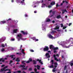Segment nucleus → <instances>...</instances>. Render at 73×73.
Returning <instances> with one entry per match:
<instances>
[{
  "mask_svg": "<svg viewBox=\"0 0 73 73\" xmlns=\"http://www.w3.org/2000/svg\"><path fill=\"white\" fill-rule=\"evenodd\" d=\"M50 62H51L52 65H53V64H54V67H55V68H57V66L58 65V64L57 62H55L54 63V60H51Z\"/></svg>",
  "mask_w": 73,
  "mask_h": 73,
  "instance_id": "obj_1",
  "label": "nucleus"
},
{
  "mask_svg": "<svg viewBox=\"0 0 73 73\" xmlns=\"http://www.w3.org/2000/svg\"><path fill=\"white\" fill-rule=\"evenodd\" d=\"M48 50H49V48L48 46H45V48L43 49V51H44V52H46V51H48Z\"/></svg>",
  "mask_w": 73,
  "mask_h": 73,
  "instance_id": "obj_2",
  "label": "nucleus"
},
{
  "mask_svg": "<svg viewBox=\"0 0 73 73\" xmlns=\"http://www.w3.org/2000/svg\"><path fill=\"white\" fill-rule=\"evenodd\" d=\"M8 68L7 66H5V67H4L3 68L1 69L0 70V72H3L4 70V71L5 69H6V68Z\"/></svg>",
  "mask_w": 73,
  "mask_h": 73,
  "instance_id": "obj_3",
  "label": "nucleus"
},
{
  "mask_svg": "<svg viewBox=\"0 0 73 73\" xmlns=\"http://www.w3.org/2000/svg\"><path fill=\"white\" fill-rule=\"evenodd\" d=\"M21 32L24 35H25L28 34V33L27 32H25L23 31H21Z\"/></svg>",
  "mask_w": 73,
  "mask_h": 73,
  "instance_id": "obj_4",
  "label": "nucleus"
},
{
  "mask_svg": "<svg viewBox=\"0 0 73 73\" xmlns=\"http://www.w3.org/2000/svg\"><path fill=\"white\" fill-rule=\"evenodd\" d=\"M62 14H64V13H65V12H66V13L67 12V11H66V9H65L64 10V9H63L62 10Z\"/></svg>",
  "mask_w": 73,
  "mask_h": 73,
  "instance_id": "obj_5",
  "label": "nucleus"
},
{
  "mask_svg": "<svg viewBox=\"0 0 73 73\" xmlns=\"http://www.w3.org/2000/svg\"><path fill=\"white\" fill-rule=\"evenodd\" d=\"M60 29V26L58 25H57L56 27H55L54 28V29L55 30H56L57 29Z\"/></svg>",
  "mask_w": 73,
  "mask_h": 73,
  "instance_id": "obj_6",
  "label": "nucleus"
},
{
  "mask_svg": "<svg viewBox=\"0 0 73 73\" xmlns=\"http://www.w3.org/2000/svg\"><path fill=\"white\" fill-rule=\"evenodd\" d=\"M46 57H47V58H50V56L49 55V53H47L45 54Z\"/></svg>",
  "mask_w": 73,
  "mask_h": 73,
  "instance_id": "obj_7",
  "label": "nucleus"
},
{
  "mask_svg": "<svg viewBox=\"0 0 73 73\" xmlns=\"http://www.w3.org/2000/svg\"><path fill=\"white\" fill-rule=\"evenodd\" d=\"M20 66L19 67V68H25V65H20Z\"/></svg>",
  "mask_w": 73,
  "mask_h": 73,
  "instance_id": "obj_8",
  "label": "nucleus"
},
{
  "mask_svg": "<svg viewBox=\"0 0 73 73\" xmlns=\"http://www.w3.org/2000/svg\"><path fill=\"white\" fill-rule=\"evenodd\" d=\"M18 40L19 41H20V40H23V41H25V39H24L23 38H22V37H21V38H18Z\"/></svg>",
  "mask_w": 73,
  "mask_h": 73,
  "instance_id": "obj_9",
  "label": "nucleus"
},
{
  "mask_svg": "<svg viewBox=\"0 0 73 73\" xmlns=\"http://www.w3.org/2000/svg\"><path fill=\"white\" fill-rule=\"evenodd\" d=\"M5 61V60H4V58H1L0 59V62H4Z\"/></svg>",
  "mask_w": 73,
  "mask_h": 73,
  "instance_id": "obj_10",
  "label": "nucleus"
},
{
  "mask_svg": "<svg viewBox=\"0 0 73 73\" xmlns=\"http://www.w3.org/2000/svg\"><path fill=\"white\" fill-rule=\"evenodd\" d=\"M18 38H21L22 37V35L21 34H19V35H17Z\"/></svg>",
  "mask_w": 73,
  "mask_h": 73,
  "instance_id": "obj_11",
  "label": "nucleus"
},
{
  "mask_svg": "<svg viewBox=\"0 0 73 73\" xmlns=\"http://www.w3.org/2000/svg\"><path fill=\"white\" fill-rule=\"evenodd\" d=\"M40 66L38 65L36 66V68L38 70H40Z\"/></svg>",
  "mask_w": 73,
  "mask_h": 73,
  "instance_id": "obj_12",
  "label": "nucleus"
},
{
  "mask_svg": "<svg viewBox=\"0 0 73 73\" xmlns=\"http://www.w3.org/2000/svg\"><path fill=\"white\" fill-rule=\"evenodd\" d=\"M18 30V29H14L13 30V32L14 33H16L17 32Z\"/></svg>",
  "mask_w": 73,
  "mask_h": 73,
  "instance_id": "obj_13",
  "label": "nucleus"
},
{
  "mask_svg": "<svg viewBox=\"0 0 73 73\" xmlns=\"http://www.w3.org/2000/svg\"><path fill=\"white\" fill-rule=\"evenodd\" d=\"M5 23H6V21H1L0 22V24H5Z\"/></svg>",
  "mask_w": 73,
  "mask_h": 73,
  "instance_id": "obj_14",
  "label": "nucleus"
},
{
  "mask_svg": "<svg viewBox=\"0 0 73 73\" xmlns=\"http://www.w3.org/2000/svg\"><path fill=\"white\" fill-rule=\"evenodd\" d=\"M33 64L34 65H36V64H37V61H36L35 60H33Z\"/></svg>",
  "mask_w": 73,
  "mask_h": 73,
  "instance_id": "obj_15",
  "label": "nucleus"
},
{
  "mask_svg": "<svg viewBox=\"0 0 73 73\" xmlns=\"http://www.w3.org/2000/svg\"><path fill=\"white\" fill-rule=\"evenodd\" d=\"M53 50H57L58 49V47H54L53 48Z\"/></svg>",
  "mask_w": 73,
  "mask_h": 73,
  "instance_id": "obj_16",
  "label": "nucleus"
},
{
  "mask_svg": "<svg viewBox=\"0 0 73 73\" xmlns=\"http://www.w3.org/2000/svg\"><path fill=\"white\" fill-rule=\"evenodd\" d=\"M54 48V46L52 45H51L50 46V49H53V48Z\"/></svg>",
  "mask_w": 73,
  "mask_h": 73,
  "instance_id": "obj_17",
  "label": "nucleus"
},
{
  "mask_svg": "<svg viewBox=\"0 0 73 73\" xmlns=\"http://www.w3.org/2000/svg\"><path fill=\"white\" fill-rule=\"evenodd\" d=\"M50 5H55V2L53 1L51 3Z\"/></svg>",
  "mask_w": 73,
  "mask_h": 73,
  "instance_id": "obj_18",
  "label": "nucleus"
},
{
  "mask_svg": "<svg viewBox=\"0 0 73 73\" xmlns=\"http://www.w3.org/2000/svg\"><path fill=\"white\" fill-rule=\"evenodd\" d=\"M48 36L49 38H52L53 37L50 34H49Z\"/></svg>",
  "mask_w": 73,
  "mask_h": 73,
  "instance_id": "obj_19",
  "label": "nucleus"
},
{
  "mask_svg": "<svg viewBox=\"0 0 73 73\" xmlns=\"http://www.w3.org/2000/svg\"><path fill=\"white\" fill-rule=\"evenodd\" d=\"M28 68V66H27L25 68H23L22 69V70H26Z\"/></svg>",
  "mask_w": 73,
  "mask_h": 73,
  "instance_id": "obj_20",
  "label": "nucleus"
},
{
  "mask_svg": "<svg viewBox=\"0 0 73 73\" xmlns=\"http://www.w3.org/2000/svg\"><path fill=\"white\" fill-rule=\"evenodd\" d=\"M20 60H19V58H17L16 60L17 62H20Z\"/></svg>",
  "mask_w": 73,
  "mask_h": 73,
  "instance_id": "obj_21",
  "label": "nucleus"
},
{
  "mask_svg": "<svg viewBox=\"0 0 73 73\" xmlns=\"http://www.w3.org/2000/svg\"><path fill=\"white\" fill-rule=\"evenodd\" d=\"M61 15H59L58 16H57L56 17L57 19H60V18H61Z\"/></svg>",
  "mask_w": 73,
  "mask_h": 73,
  "instance_id": "obj_22",
  "label": "nucleus"
},
{
  "mask_svg": "<svg viewBox=\"0 0 73 73\" xmlns=\"http://www.w3.org/2000/svg\"><path fill=\"white\" fill-rule=\"evenodd\" d=\"M49 68H54V66L53 65H51V66H49Z\"/></svg>",
  "mask_w": 73,
  "mask_h": 73,
  "instance_id": "obj_23",
  "label": "nucleus"
},
{
  "mask_svg": "<svg viewBox=\"0 0 73 73\" xmlns=\"http://www.w3.org/2000/svg\"><path fill=\"white\" fill-rule=\"evenodd\" d=\"M14 56H15L14 55H11L10 56V57H11V58H13Z\"/></svg>",
  "mask_w": 73,
  "mask_h": 73,
  "instance_id": "obj_24",
  "label": "nucleus"
},
{
  "mask_svg": "<svg viewBox=\"0 0 73 73\" xmlns=\"http://www.w3.org/2000/svg\"><path fill=\"white\" fill-rule=\"evenodd\" d=\"M70 45H69L68 46H64V48H69L70 47Z\"/></svg>",
  "mask_w": 73,
  "mask_h": 73,
  "instance_id": "obj_25",
  "label": "nucleus"
},
{
  "mask_svg": "<svg viewBox=\"0 0 73 73\" xmlns=\"http://www.w3.org/2000/svg\"><path fill=\"white\" fill-rule=\"evenodd\" d=\"M39 62V63H40L42 65H43V63L41 62V60H40Z\"/></svg>",
  "mask_w": 73,
  "mask_h": 73,
  "instance_id": "obj_26",
  "label": "nucleus"
},
{
  "mask_svg": "<svg viewBox=\"0 0 73 73\" xmlns=\"http://www.w3.org/2000/svg\"><path fill=\"white\" fill-rule=\"evenodd\" d=\"M21 3H22V5H23V4H24V3H25V2L24 1H21Z\"/></svg>",
  "mask_w": 73,
  "mask_h": 73,
  "instance_id": "obj_27",
  "label": "nucleus"
},
{
  "mask_svg": "<svg viewBox=\"0 0 73 73\" xmlns=\"http://www.w3.org/2000/svg\"><path fill=\"white\" fill-rule=\"evenodd\" d=\"M7 70H9V71H11V70L9 69H6L5 70H4L5 72H6V71H7Z\"/></svg>",
  "mask_w": 73,
  "mask_h": 73,
  "instance_id": "obj_28",
  "label": "nucleus"
},
{
  "mask_svg": "<svg viewBox=\"0 0 73 73\" xmlns=\"http://www.w3.org/2000/svg\"><path fill=\"white\" fill-rule=\"evenodd\" d=\"M17 54H18V55H21L22 54L21 53H18V52H17L16 53Z\"/></svg>",
  "mask_w": 73,
  "mask_h": 73,
  "instance_id": "obj_29",
  "label": "nucleus"
},
{
  "mask_svg": "<svg viewBox=\"0 0 73 73\" xmlns=\"http://www.w3.org/2000/svg\"><path fill=\"white\" fill-rule=\"evenodd\" d=\"M25 61H23L22 62V64H23L24 65H25Z\"/></svg>",
  "mask_w": 73,
  "mask_h": 73,
  "instance_id": "obj_30",
  "label": "nucleus"
},
{
  "mask_svg": "<svg viewBox=\"0 0 73 73\" xmlns=\"http://www.w3.org/2000/svg\"><path fill=\"white\" fill-rule=\"evenodd\" d=\"M32 39H33V40H36V37H34L32 38Z\"/></svg>",
  "mask_w": 73,
  "mask_h": 73,
  "instance_id": "obj_31",
  "label": "nucleus"
},
{
  "mask_svg": "<svg viewBox=\"0 0 73 73\" xmlns=\"http://www.w3.org/2000/svg\"><path fill=\"white\" fill-rule=\"evenodd\" d=\"M47 22H49V21H50V19H48L46 21Z\"/></svg>",
  "mask_w": 73,
  "mask_h": 73,
  "instance_id": "obj_32",
  "label": "nucleus"
},
{
  "mask_svg": "<svg viewBox=\"0 0 73 73\" xmlns=\"http://www.w3.org/2000/svg\"><path fill=\"white\" fill-rule=\"evenodd\" d=\"M56 32V31H52L51 33H54Z\"/></svg>",
  "mask_w": 73,
  "mask_h": 73,
  "instance_id": "obj_33",
  "label": "nucleus"
},
{
  "mask_svg": "<svg viewBox=\"0 0 73 73\" xmlns=\"http://www.w3.org/2000/svg\"><path fill=\"white\" fill-rule=\"evenodd\" d=\"M29 61H30V62H32V59L31 58H29Z\"/></svg>",
  "mask_w": 73,
  "mask_h": 73,
  "instance_id": "obj_34",
  "label": "nucleus"
},
{
  "mask_svg": "<svg viewBox=\"0 0 73 73\" xmlns=\"http://www.w3.org/2000/svg\"><path fill=\"white\" fill-rule=\"evenodd\" d=\"M21 70H18L17 71V73H21Z\"/></svg>",
  "mask_w": 73,
  "mask_h": 73,
  "instance_id": "obj_35",
  "label": "nucleus"
},
{
  "mask_svg": "<svg viewBox=\"0 0 73 73\" xmlns=\"http://www.w3.org/2000/svg\"><path fill=\"white\" fill-rule=\"evenodd\" d=\"M13 62V61L12 60H10V62L9 63V65H11V63Z\"/></svg>",
  "mask_w": 73,
  "mask_h": 73,
  "instance_id": "obj_36",
  "label": "nucleus"
},
{
  "mask_svg": "<svg viewBox=\"0 0 73 73\" xmlns=\"http://www.w3.org/2000/svg\"><path fill=\"white\" fill-rule=\"evenodd\" d=\"M55 11H53L52 12V14L53 15H54V14H55Z\"/></svg>",
  "mask_w": 73,
  "mask_h": 73,
  "instance_id": "obj_37",
  "label": "nucleus"
},
{
  "mask_svg": "<svg viewBox=\"0 0 73 73\" xmlns=\"http://www.w3.org/2000/svg\"><path fill=\"white\" fill-rule=\"evenodd\" d=\"M29 71H31V70H32V68H29Z\"/></svg>",
  "mask_w": 73,
  "mask_h": 73,
  "instance_id": "obj_38",
  "label": "nucleus"
},
{
  "mask_svg": "<svg viewBox=\"0 0 73 73\" xmlns=\"http://www.w3.org/2000/svg\"><path fill=\"white\" fill-rule=\"evenodd\" d=\"M66 68H67L66 66H64V69L65 70H66Z\"/></svg>",
  "mask_w": 73,
  "mask_h": 73,
  "instance_id": "obj_39",
  "label": "nucleus"
},
{
  "mask_svg": "<svg viewBox=\"0 0 73 73\" xmlns=\"http://www.w3.org/2000/svg\"><path fill=\"white\" fill-rule=\"evenodd\" d=\"M60 25H61V28H62V27H64V25H63V24H61Z\"/></svg>",
  "mask_w": 73,
  "mask_h": 73,
  "instance_id": "obj_40",
  "label": "nucleus"
},
{
  "mask_svg": "<svg viewBox=\"0 0 73 73\" xmlns=\"http://www.w3.org/2000/svg\"><path fill=\"white\" fill-rule=\"evenodd\" d=\"M11 20V18H9V19L7 20V21H10Z\"/></svg>",
  "mask_w": 73,
  "mask_h": 73,
  "instance_id": "obj_41",
  "label": "nucleus"
},
{
  "mask_svg": "<svg viewBox=\"0 0 73 73\" xmlns=\"http://www.w3.org/2000/svg\"><path fill=\"white\" fill-rule=\"evenodd\" d=\"M34 70L35 71V72H37V69L36 68H35L34 69Z\"/></svg>",
  "mask_w": 73,
  "mask_h": 73,
  "instance_id": "obj_42",
  "label": "nucleus"
},
{
  "mask_svg": "<svg viewBox=\"0 0 73 73\" xmlns=\"http://www.w3.org/2000/svg\"><path fill=\"white\" fill-rule=\"evenodd\" d=\"M56 70H54V69H53L52 70V72H55L56 71Z\"/></svg>",
  "mask_w": 73,
  "mask_h": 73,
  "instance_id": "obj_43",
  "label": "nucleus"
},
{
  "mask_svg": "<svg viewBox=\"0 0 73 73\" xmlns=\"http://www.w3.org/2000/svg\"><path fill=\"white\" fill-rule=\"evenodd\" d=\"M2 52H4L5 51V49L4 48H3L1 49Z\"/></svg>",
  "mask_w": 73,
  "mask_h": 73,
  "instance_id": "obj_44",
  "label": "nucleus"
},
{
  "mask_svg": "<svg viewBox=\"0 0 73 73\" xmlns=\"http://www.w3.org/2000/svg\"><path fill=\"white\" fill-rule=\"evenodd\" d=\"M66 26H64L63 28V29H66Z\"/></svg>",
  "mask_w": 73,
  "mask_h": 73,
  "instance_id": "obj_45",
  "label": "nucleus"
},
{
  "mask_svg": "<svg viewBox=\"0 0 73 73\" xmlns=\"http://www.w3.org/2000/svg\"><path fill=\"white\" fill-rule=\"evenodd\" d=\"M25 17H28V15L27 14H25Z\"/></svg>",
  "mask_w": 73,
  "mask_h": 73,
  "instance_id": "obj_46",
  "label": "nucleus"
},
{
  "mask_svg": "<svg viewBox=\"0 0 73 73\" xmlns=\"http://www.w3.org/2000/svg\"><path fill=\"white\" fill-rule=\"evenodd\" d=\"M30 62V61H29V60H28L26 62V63H27V64H28Z\"/></svg>",
  "mask_w": 73,
  "mask_h": 73,
  "instance_id": "obj_47",
  "label": "nucleus"
},
{
  "mask_svg": "<svg viewBox=\"0 0 73 73\" xmlns=\"http://www.w3.org/2000/svg\"><path fill=\"white\" fill-rule=\"evenodd\" d=\"M30 50L31 52H34V51L33 50Z\"/></svg>",
  "mask_w": 73,
  "mask_h": 73,
  "instance_id": "obj_48",
  "label": "nucleus"
},
{
  "mask_svg": "<svg viewBox=\"0 0 73 73\" xmlns=\"http://www.w3.org/2000/svg\"><path fill=\"white\" fill-rule=\"evenodd\" d=\"M56 52H57V51H56V50H54V53H56Z\"/></svg>",
  "mask_w": 73,
  "mask_h": 73,
  "instance_id": "obj_49",
  "label": "nucleus"
},
{
  "mask_svg": "<svg viewBox=\"0 0 73 73\" xmlns=\"http://www.w3.org/2000/svg\"><path fill=\"white\" fill-rule=\"evenodd\" d=\"M1 46L2 47H5V46H4V44H2L1 45Z\"/></svg>",
  "mask_w": 73,
  "mask_h": 73,
  "instance_id": "obj_50",
  "label": "nucleus"
},
{
  "mask_svg": "<svg viewBox=\"0 0 73 73\" xmlns=\"http://www.w3.org/2000/svg\"><path fill=\"white\" fill-rule=\"evenodd\" d=\"M70 65L71 66H73V63H71L70 64Z\"/></svg>",
  "mask_w": 73,
  "mask_h": 73,
  "instance_id": "obj_51",
  "label": "nucleus"
},
{
  "mask_svg": "<svg viewBox=\"0 0 73 73\" xmlns=\"http://www.w3.org/2000/svg\"><path fill=\"white\" fill-rule=\"evenodd\" d=\"M72 23H69V25H68V26H70L71 25H72Z\"/></svg>",
  "mask_w": 73,
  "mask_h": 73,
  "instance_id": "obj_52",
  "label": "nucleus"
},
{
  "mask_svg": "<svg viewBox=\"0 0 73 73\" xmlns=\"http://www.w3.org/2000/svg\"><path fill=\"white\" fill-rule=\"evenodd\" d=\"M21 52H22V53L23 52H24V49H22V50Z\"/></svg>",
  "mask_w": 73,
  "mask_h": 73,
  "instance_id": "obj_53",
  "label": "nucleus"
},
{
  "mask_svg": "<svg viewBox=\"0 0 73 73\" xmlns=\"http://www.w3.org/2000/svg\"><path fill=\"white\" fill-rule=\"evenodd\" d=\"M56 56L57 57H58L59 56V54H56Z\"/></svg>",
  "mask_w": 73,
  "mask_h": 73,
  "instance_id": "obj_54",
  "label": "nucleus"
},
{
  "mask_svg": "<svg viewBox=\"0 0 73 73\" xmlns=\"http://www.w3.org/2000/svg\"><path fill=\"white\" fill-rule=\"evenodd\" d=\"M11 41H15V39L14 38H12L11 39Z\"/></svg>",
  "mask_w": 73,
  "mask_h": 73,
  "instance_id": "obj_55",
  "label": "nucleus"
},
{
  "mask_svg": "<svg viewBox=\"0 0 73 73\" xmlns=\"http://www.w3.org/2000/svg\"><path fill=\"white\" fill-rule=\"evenodd\" d=\"M65 2L66 3V4H68V2L67 1H65Z\"/></svg>",
  "mask_w": 73,
  "mask_h": 73,
  "instance_id": "obj_56",
  "label": "nucleus"
},
{
  "mask_svg": "<svg viewBox=\"0 0 73 73\" xmlns=\"http://www.w3.org/2000/svg\"><path fill=\"white\" fill-rule=\"evenodd\" d=\"M35 40L36 41H38V39H35Z\"/></svg>",
  "mask_w": 73,
  "mask_h": 73,
  "instance_id": "obj_57",
  "label": "nucleus"
},
{
  "mask_svg": "<svg viewBox=\"0 0 73 73\" xmlns=\"http://www.w3.org/2000/svg\"><path fill=\"white\" fill-rule=\"evenodd\" d=\"M57 32H60L61 31V30H57Z\"/></svg>",
  "mask_w": 73,
  "mask_h": 73,
  "instance_id": "obj_58",
  "label": "nucleus"
},
{
  "mask_svg": "<svg viewBox=\"0 0 73 73\" xmlns=\"http://www.w3.org/2000/svg\"><path fill=\"white\" fill-rule=\"evenodd\" d=\"M56 7H58V3L56 5Z\"/></svg>",
  "mask_w": 73,
  "mask_h": 73,
  "instance_id": "obj_59",
  "label": "nucleus"
},
{
  "mask_svg": "<svg viewBox=\"0 0 73 73\" xmlns=\"http://www.w3.org/2000/svg\"><path fill=\"white\" fill-rule=\"evenodd\" d=\"M56 54H54V58H55V57H56Z\"/></svg>",
  "mask_w": 73,
  "mask_h": 73,
  "instance_id": "obj_60",
  "label": "nucleus"
},
{
  "mask_svg": "<svg viewBox=\"0 0 73 73\" xmlns=\"http://www.w3.org/2000/svg\"><path fill=\"white\" fill-rule=\"evenodd\" d=\"M48 8H51V7H52V6L50 5H49L48 6Z\"/></svg>",
  "mask_w": 73,
  "mask_h": 73,
  "instance_id": "obj_61",
  "label": "nucleus"
},
{
  "mask_svg": "<svg viewBox=\"0 0 73 73\" xmlns=\"http://www.w3.org/2000/svg\"><path fill=\"white\" fill-rule=\"evenodd\" d=\"M52 23H55V21H52Z\"/></svg>",
  "mask_w": 73,
  "mask_h": 73,
  "instance_id": "obj_62",
  "label": "nucleus"
},
{
  "mask_svg": "<svg viewBox=\"0 0 73 73\" xmlns=\"http://www.w3.org/2000/svg\"><path fill=\"white\" fill-rule=\"evenodd\" d=\"M55 60H56L57 59V58L56 57L55 58H54Z\"/></svg>",
  "mask_w": 73,
  "mask_h": 73,
  "instance_id": "obj_63",
  "label": "nucleus"
},
{
  "mask_svg": "<svg viewBox=\"0 0 73 73\" xmlns=\"http://www.w3.org/2000/svg\"><path fill=\"white\" fill-rule=\"evenodd\" d=\"M11 71H9V72H7V73H11Z\"/></svg>",
  "mask_w": 73,
  "mask_h": 73,
  "instance_id": "obj_64",
  "label": "nucleus"
}]
</instances>
